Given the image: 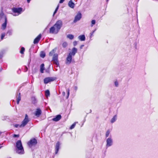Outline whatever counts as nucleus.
Instances as JSON below:
<instances>
[{"instance_id":"nucleus-19","label":"nucleus","mask_w":158,"mask_h":158,"mask_svg":"<svg viewBox=\"0 0 158 158\" xmlns=\"http://www.w3.org/2000/svg\"><path fill=\"white\" fill-rule=\"evenodd\" d=\"M56 50V48H55L53 49H52L49 53V55L50 56H52L53 55V56L54 54H55V52Z\"/></svg>"},{"instance_id":"nucleus-36","label":"nucleus","mask_w":158,"mask_h":158,"mask_svg":"<svg viewBox=\"0 0 158 158\" xmlns=\"http://www.w3.org/2000/svg\"><path fill=\"white\" fill-rule=\"evenodd\" d=\"M59 6H58L57 7H56V9L53 14V16H54L55 14L56 13L57 11L58 10L59 8Z\"/></svg>"},{"instance_id":"nucleus-8","label":"nucleus","mask_w":158,"mask_h":158,"mask_svg":"<svg viewBox=\"0 0 158 158\" xmlns=\"http://www.w3.org/2000/svg\"><path fill=\"white\" fill-rule=\"evenodd\" d=\"M72 57L73 56L69 54L68 55L65 60V64H66L69 65L71 63L72 61Z\"/></svg>"},{"instance_id":"nucleus-51","label":"nucleus","mask_w":158,"mask_h":158,"mask_svg":"<svg viewBox=\"0 0 158 158\" xmlns=\"http://www.w3.org/2000/svg\"><path fill=\"white\" fill-rule=\"evenodd\" d=\"M62 94L63 95H64V96L65 94V92H63V93H62Z\"/></svg>"},{"instance_id":"nucleus-29","label":"nucleus","mask_w":158,"mask_h":158,"mask_svg":"<svg viewBox=\"0 0 158 158\" xmlns=\"http://www.w3.org/2000/svg\"><path fill=\"white\" fill-rule=\"evenodd\" d=\"M68 46V44L66 42H64L63 44H62V46L64 48H66V47H67V46Z\"/></svg>"},{"instance_id":"nucleus-41","label":"nucleus","mask_w":158,"mask_h":158,"mask_svg":"<svg viewBox=\"0 0 158 158\" xmlns=\"http://www.w3.org/2000/svg\"><path fill=\"white\" fill-rule=\"evenodd\" d=\"M67 98H68L69 95V89H67Z\"/></svg>"},{"instance_id":"nucleus-16","label":"nucleus","mask_w":158,"mask_h":158,"mask_svg":"<svg viewBox=\"0 0 158 158\" xmlns=\"http://www.w3.org/2000/svg\"><path fill=\"white\" fill-rule=\"evenodd\" d=\"M41 110L39 109L38 108L36 109V110L35 113V115L37 117H39L40 115L41 114Z\"/></svg>"},{"instance_id":"nucleus-33","label":"nucleus","mask_w":158,"mask_h":158,"mask_svg":"<svg viewBox=\"0 0 158 158\" xmlns=\"http://www.w3.org/2000/svg\"><path fill=\"white\" fill-rule=\"evenodd\" d=\"M110 133V131H109V130H107V131L106 132V137L107 138L109 136Z\"/></svg>"},{"instance_id":"nucleus-38","label":"nucleus","mask_w":158,"mask_h":158,"mask_svg":"<svg viewBox=\"0 0 158 158\" xmlns=\"http://www.w3.org/2000/svg\"><path fill=\"white\" fill-rule=\"evenodd\" d=\"M0 17L1 18H3V17H4V18H5V17H6L4 16V14L3 13V12H2L0 14Z\"/></svg>"},{"instance_id":"nucleus-20","label":"nucleus","mask_w":158,"mask_h":158,"mask_svg":"<svg viewBox=\"0 0 158 158\" xmlns=\"http://www.w3.org/2000/svg\"><path fill=\"white\" fill-rule=\"evenodd\" d=\"M78 38L81 41H85V36L84 35H82L78 36Z\"/></svg>"},{"instance_id":"nucleus-43","label":"nucleus","mask_w":158,"mask_h":158,"mask_svg":"<svg viewBox=\"0 0 158 158\" xmlns=\"http://www.w3.org/2000/svg\"><path fill=\"white\" fill-rule=\"evenodd\" d=\"M14 126L15 127V128H18V127H19V126L20 125H19L18 124H13Z\"/></svg>"},{"instance_id":"nucleus-10","label":"nucleus","mask_w":158,"mask_h":158,"mask_svg":"<svg viewBox=\"0 0 158 158\" xmlns=\"http://www.w3.org/2000/svg\"><path fill=\"white\" fill-rule=\"evenodd\" d=\"M59 31L54 26L51 27L50 29L49 32L50 33L56 34Z\"/></svg>"},{"instance_id":"nucleus-7","label":"nucleus","mask_w":158,"mask_h":158,"mask_svg":"<svg viewBox=\"0 0 158 158\" xmlns=\"http://www.w3.org/2000/svg\"><path fill=\"white\" fill-rule=\"evenodd\" d=\"M56 79L54 77H48L45 78L44 79V83L45 84H47L50 82L53 81Z\"/></svg>"},{"instance_id":"nucleus-23","label":"nucleus","mask_w":158,"mask_h":158,"mask_svg":"<svg viewBox=\"0 0 158 158\" xmlns=\"http://www.w3.org/2000/svg\"><path fill=\"white\" fill-rule=\"evenodd\" d=\"M117 119V116L116 115H115L110 120V122L111 123H113Z\"/></svg>"},{"instance_id":"nucleus-28","label":"nucleus","mask_w":158,"mask_h":158,"mask_svg":"<svg viewBox=\"0 0 158 158\" xmlns=\"http://www.w3.org/2000/svg\"><path fill=\"white\" fill-rule=\"evenodd\" d=\"M12 30H10L8 31L7 34H8L9 36L12 35Z\"/></svg>"},{"instance_id":"nucleus-26","label":"nucleus","mask_w":158,"mask_h":158,"mask_svg":"<svg viewBox=\"0 0 158 158\" xmlns=\"http://www.w3.org/2000/svg\"><path fill=\"white\" fill-rule=\"evenodd\" d=\"M5 51L4 50L0 52V59H1L3 56V54L5 53Z\"/></svg>"},{"instance_id":"nucleus-54","label":"nucleus","mask_w":158,"mask_h":158,"mask_svg":"<svg viewBox=\"0 0 158 158\" xmlns=\"http://www.w3.org/2000/svg\"><path fill=\"white\" fill-rule=\"evenodd\" d=\"M1 133L0 132V135L1 134Z\"/></svg>"},{"instance_id":"nucleus-37","label":"nucleus","mask_w":158,"mask_h":158,"mask_svg":"<svg viewBox=\"0 0 158 158\" xmlns=\"http://www.w3.org/2000/svg\"><path fill=\"white\" fill-rule=\"evenodd\" d=\"M5 34H6L5 33H3L1 34V39L2 40L3 39L4 37L5 36Z\"/></svg>"},{"instance_id":"nucleus-3","label":"nucleus","mask_w":158,"mask_h":158,"mask_svg":"<svg viewBox=\"0 0 158 158\" xmlns=\"http://www.w3.org/2000/svg\"><path fill=\"white\" fill-rule=\"evenodd\" d=\"M29 120L28 116L27 114L25 115V118L22 122V123L19 126L20 127H23L26 126L27 123L29 122Z\"/></svg>"},{"instance_id":"nucleus-21","label":"nucleus","mask_w":158,"mask_h":158,"mask_svg":"<svg viewBox=\"0 0 158 158\" xmlns=\"http://www.w3.org/2000/svg\"><path fill=\"white\" fill-rule=\"evenodd\" d=\"M44 64H42L40 66V71L41 73H44Z\"/></svg>"},{"instance_id":"nucleus-39","label":"nucleus","mask_w":158,"mask_h":158,"mask_svg":"<svg viewBox=\"0 0 158 158\" xmlns=\"http://www.w3.org/2000/svg\"><path fill=\"white\" fill-rule=\"evenodd\" d=\"M38 69L36 68H35L34 69L32 70V73H35L37 71Z\"/></svg>"},{"instance_id":"nucleus-24","label":"nucleus","mask_w":158,"mask_h":158,"mask_svg":"<svg viewBox=\"0 0 158 158\" xmlns=\"http://www.w3.org/2000/svg\"><path fill=\"white\" fill-rule=\"evenodd\" d=\"M67 38L69 39L72 40L73 39L74 36L73 35L69 34L67 35Z\"/></svg>"},{"instance_id":"nucleus-34","label":"nucleus","mask_w":158,"mask_h":158,"mask_svg":"<svg viewBox=\"0 0 158 158\" xmlns=\"http://www.w3.org/2000/svg\"><path fill=\"white\" fill-rule=\"evenodd\" d=\"M59 6H58L57 7H56V9L53 14V16H54L55 14L56 13L57 11L58 10L59 8Z\"/></svg>"},{"instance_id":"nucleus-44","label":"nucleus","mask_w":158,"mask_h":158,"mask_svg":"<svg viewBox=\"0 0 158 158\" xmlns=\"http://www.w3.org/2000/svg\"><path fill=\"white\" fill-rule=\"evenodd\" d=\"M77 44V42L76 41H74L73 42V45L74 46H76Z\"/></svg>"},{"instance_id":"nucleus-18","label":"nucleus","mask_w":158,"mask_h":158,"mask_svg":"<svg viewBox=\"0 0 158 158\" xmlns=\"http://www.w3.org/2000/svg\"><path fill=\"white\" fill-rule=\"evenodd\" d=\"M68 5L70 7L73 8L74 7L75 4L72 0H70L68 3Z\"/></svg>"},{"instance_id":"nucleus-11","label":"nucleus","mask_w":158,"mask_h":158,"mask_svg":"<svg viewBox=\"0 0 158 158\" xmlns=\"http://www.w3.org/2000/svg\"><path fill=\"white\" fill-rule=\"evenodd\" d=\"M81 18V13H78L77 15L75 16L73 22L76 23Z\"/></svg>"},{"instance_id":"nucleus-49","label":"nucleus","mask_w":158,"mask_h":158,"mask_svg":"<svg viewBox=\"0 0 158 158\" xmlns=\"http://www.w3.org/2000/svg\"><path fill=\"white\" fill-rule=\"evenodd\" d=\"M74 89L76 91L77 90V86H74Z\"/></svg>"},{"instance_id":"nucleus-12","label":"nucleus","mask_w":158,"mask_h":158,"mask_svg":"<svg viewBox=\"0 0 158 158\" xmlns=\"http://www.w3.org/2000/svg\"><path fill=\"white\" fill-rule=\"evenodd\" d=\"M77 48H73L72 49V51L70 52L69 54L72 56H74L77 52Z\"/></svg>"},{"instance_id":"nucleus-22","label":"nucleus","mask_w":158,"mask_h":158,"mask_svg":"<svg viewBox=\"0 0 158 158\" xmlns=\"http://www.w3.org/2000/svg\"><path fill=\"white\" fill-rule=\"evenodd\" d=\"M17 104H19V102L21 100V96H20V93H19L17 95Z\"/></svg>"},{"instance_id":"nucleus-45","label":"nucleus","mask_w":158,"mask_h":158,"mask_svg":"<svg viewBox=\"0 0 158 158\" xmlns=\"http://www.w3.org/2000/svg\"><path fill=\"white\" fill-rule=\"evenodd\" d=\"M19 137V135L14 134L13 136V137Z\"/></svg>"},{"instance_id":"nucleus-40","label":"nucleus","mask_w":158,"mask_h":158,"mask_svg":"<svg viewBox=\"0 0 158 158\" xmlns=\"http://www.w3.org/2000/svg\"><path fill=\"white\" fill-rule=\"evenodd\" d=\"M114 85L116 87H118V83L117 81H115L114 82Z\"/></svg>"},{"instance_id":"nucleus-42","label":"nucleus","mask_w":158,"mask_h":158,"mask_svg":"<svg viewBox=\"0 0 158 158\" xmlns=\"http://www.w3.org/2000/svg\"><path fill=\"white\" fill-rule=\"evenodd\" d=\"M24 72H26L28 70V68L26 66H24Z\"/></svg>"},{"instance_id":"nucleus-50","label":"nucleus","mask_w":158,"mask_h":158,"mask_svg":"<svg viewBox=\"0 0 158 158\" xmlns=\"http://www.w3.org/2000/svg\"><path fill=\"white\" fill-rule=\"evenodd\" d=\"M32 100H34V101H35L36 100L35 98V97H32Z\"/></svg>"},{"instance_id":"nucleus-4","label":"nucleus","mask_w":158,"mask_h":158,"mask_svg":"<svg viewBox=\"0 0 158 158\" xmlns=\"http://www.w3.org/2000/svg\"><path fill=\"white\" fill-rule=\"evenodd\" d=\"M62 22L61 20H58L54 25L59 31L62 26Z\"/></svg>"},{"instance_id":"nucleus-31","label":"nucleus","mask_w":158,"mask_h":158,"mask_svg":"<svg viewBox=\"0 0 158 158\" xmlns=\"http://www.w3.org/2000/svg\"><path fill=\"white\" fill-rule=\"evenodd\" d=\"M25 51V48L24 47H22L20 51V53L22 54H23L24 52Z\"/></svg>"},{"instance_id":"nucleus-5","label":"nucleus","mask_w":158,"mask_h":158,"mask_svg":"<svg viewBox=\"0 0 158 158\" xmlns=\"http://www.w3.org/2000/svg\"><path fill=\"white\" fill-rule=\"evenodd\" d=\"M58 54L55 53L54 54L52 58V61L54 64H56L57 66H59V63L58 60Z\"/></svg>"},{"instance_id":"nucleus-47","label":"nucleus","mask_w":158,"mask_h":158,"mask_svg":"<svg viewBox=\"0 0 158 158\" xmlns=\"http://www.w3.org/2000/svg\"><path fill=\"white\" fill-rule=\"evenodd\" d=\"M64 0H60L59 2V3H63V2L64 1Z\"/></svg>"},{"instance_id":"nucleus-52","label":"nucleus","mask_w":158,"mask_h":158,"mask_svg":"<svg viewBox=\"0 0 158 158\" xmlns=\"http://www.w3.org/2000/svg\"><path fill=\"white\" fill-rule=\"evenodd\" d=\"M31 0H27V2L29 3Z\"/></svg>"},{"instance_id":"nucleus-6","label":"nucleus","mask_w":158,"mask_h":158,"mask_svg":"<svg viewBox=\"0 0 158 158\" xmlns=\"http://www.w3.org/2000/svg\"><path fill=\"white\" fill-rule=\"evenodd\" d=\"M106 146L107 148L111 146L113 144V141L111 137L108 138L106 140Z\"/></svg>"},{"instance_id":"nucleus-15","label":"nucleus","mask_w":158,"mask_h":158,"mask_svg":"<svg viewBox=\"0 0 158 158\" xmlns=\"http://www.w3.org/2000/svg\"><path fill=\"white\" fill-rule=\"evenodd\" d=\"M61 118V115L60 114H58L55 117L52 118V120L55 122H57L60 120Z\"/></svg>"},{"instance_id":"nucleus-32","label":"nucleus","mask_w":158,"mask_h":158,"mask_svg":"<svg viewBox=\"0 0 158 158\" xmlns=\"http://www.w3.org/2000/svg\"><path fill=\"white\" fill-rule=\"evenodd\" d=\"M76 123H73L70 127V129H73V128H74V127H75L76 125Z\"/></svg>"},{"instance_id":"nucleus-53","label":"nucleus","mask_w":158,"mask_h":158,"mask_svg":"<svg viewBox=\"0 0 158 158\" xmlns=\"http://www.w3.org/2000/svg\"><path fill=\"white\" fill-rule=\"evenodd\" d=\"M109 0H106V2H108L109 1Z\"/></svg>"},{"instance_id":"nucleus-9","label":"nucleus","mask_w":158,"mask_h":158,"mask_svg":"<svg viewBox=\"0 0 158 158\" xmlns=\"http://www.w3.org/2000/svg\"><path fill=\"white\" fill-rule=\"evenodd\" d=\"M37 143V140L35 138H33L30 140L28 143V145L30 147L35 145Z\"/></svg>"},{"instance_id":"nucleus-2","label":"nucleus","mask_w":158,"mask_h":158,"mask_svg":"<svg viewBox=\"0 0 158 158\" xmlns=\"http://www.w3.org/2000/svg\"><path fill=\"white\" fill-rule=\"evenodd\" d=\"M13 13L12 15L14 16H17L23 12V9L21 7H14L12 9Z\"/></svg>"},{"instance_id":"nucleus-30","label":"nucleus","mask_w":158,"mask_h":158,"mask_svg":"<svg viewBox=\"0 0 158 158\" xmlns=\"http://www.w3.org/2000/svg\"><path fill=\"white\" fill-rule=\"evenodd\" d=\"M91 27H92L96 23V21L95 20H93L91 21Z\"/></svg>"},{"instance_id":"nucleus-13","label":"nucleus","mask_w":158,"mask_h":158,"mask_svg":"<svg viewBox=\"0 0 158 158\" xmlns=\"http://www.w3.org/2000/svg\"><path fill=\"white\" fill-rule=\"evenodd\" d=\"M41 37V35L40 34L34 40V43L36 44L38 43L40 40Z\"/></svg>"},{"instance_id":"nucleus-27","label":"nucleus","mask_w":158,"mask_h":158,"mask_svg":"<svg viewBox=\"0 0 158 158\" xmlns=\"http://www.w3.org/2000/svg\"><path fill=\"white\" fill-rule=\"evenodd\" d=\"M40 56L41 57L44 58L45 56V53L43 52H41L40 54Z\"/></svg>"},{"instance_id":"nucleus-17","label":"nucleus","mask_w":158,"mask_h":158,"mask_svg":"<svg viewBox=\"0 0 158 158\" xmlns=\"http://www.w3.org/2000/svg\"><path fill=\"white\" fill-rule=\"evenodd\" d=\"M5 22L2 24V29L4 30L6 27L7 24V19L6 17H5Z\"/></svg>"},{"instance_id":"nucleus-46","label":"nucleus","mask_w":158,"mask_h":158,"mask_svg":"<svg viewBox=\"0 0 158 158\" xmlns=\"http://www.w3.org/2000/svg\"><path fill=\"white\" fill-rule=\"evenodd\" d=\"M96 29H95L94 31L92 33H90L91 35V36H93V34L94 32L95 31Z\"/></svg>"},{"instance_id":"nucleus-14","label":"nucleus","mask_w":158,"mask_h":158,"mask_svg":"<svg viewBox=\"0 0 158 158\" xmlns=\"http://www.w3.org/2000/svg\"><path fill=\"white\" fill-rule=\"evenodd\" d=\"M60 143L59 142H57L55 146V154H57L59 151Z\"/></svg>"},{"instance_id":"nucleus-48","label":"nucleus","mask_w":158,"mask_h":158,"mask_svg":"<svg viewBox=\"0 0 158 158\" xmlns=\"http://www.w3.org/2000/svg\"><path fill=\"white\" fill-rule=\"evenodd\" d=\"M84 46V45H81L80 47V48L81 49Z\"/></svg>"},{"instance_id":"nucleus-1","label":"nucleus","mask_w":158,"mask_h":158,"mask_svg":"<svg viewBox=\"0 0 158 158\" xmlns=\"http://www.w3.org/2000/svg\"><path fill=\"white\" fill-rule=\"evenodd\" d=\"M16 144V153L20 155L24 154V149L21 141L20 140L17 141Z\"/></svg>"},{"instance_id":"nucleus-55","label":"nucleus","mask_w":158,"mask_h":158,"mask_svg":"<svg viewBox=\"0 0 158 158\" xmlns=\"http://www.w3.org/2000/svg\"><path fill=\"white\" fill-rule=\"evenodd\" d=\"M1 147H0V148H1Z\"/></svg>"},{"instance_id":"nucleus-35","label":"nucleus","mask_w":158,"mask_h":158,"mask_svg":"<svg viewBox=\"0 0 158 158\" xmlns=\"http://www.w3.org/2000/svg\"><path fill=\"white\" fill-rule=\"evenodd\" d=\"M59 6H58L57 7H56V9L53 14V16H54L55 14L56 13L57 11L58 10L59 8Z\"/></svg>"},{"instance_id":"nucleus-25","label":"nucleus","mask_w":158,"mask_h":158,"mask_svg":"<svg viewBox=\"0 0 158 158\" xmlns=\"http://www.w3.org/2000/svg\"><path fill=\"white\" fill-rule=\"evenodd\" d=\"M50 93L49 91L48 90H47L45 91V95L46 97H48L49 96Z\"/></svg>"}]
</instances>
